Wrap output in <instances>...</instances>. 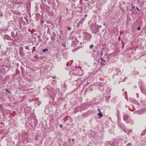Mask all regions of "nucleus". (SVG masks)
Instances as JSON below:
<instances>
[{
	"label": "nucleus",
	"instance_id": "obj_4",
	"mask_svg": "<svg viewBox=\"0 0 146 146\" xmlns=\"http://www.w3.org/2000/svg\"><path fill=\"white\" fill-rule=\"evenodd\" d=\"M66 28L69 31H70L71 30V28L69 27H67Z\"/></svg>",
	"mask_w": 146,
	"mask_h": 146
},
{
	"label": "nucleus",
	"instance_id": "obj_11",
	"mask_svg": "<svg viewBox=\"0 0 146 146\" xmlns=\"http://www.w3.org/2000/svg\"><path fill=\"white\" fill-rule=\"evenodd\" d=\"M100 60H101L102 61V62H103V60H104V59H103V58H100Z\"/></svg>",
	"mask_w": 146,
	"mask_h": 146
},
{
	"label": "nucleus",
	"instance_id": "obj_6",
	"mask_svg": "<svg viewBox=\"0 0 146 146\" xmlns=\"http://www.w3.org/2000/svg\"><path fill=\"white\" fill-rule=\"evenodd\" d=\"M62 46H63L65 47L66 46V44L65 43H63L62 44Z\"/></svg>",
	"mask_w": 146,
	"mask_h": 146
},
{
	"label": "nucleus",
	"instance_id": "obj_12",
	"mask_svg": "<svg viewBox=\"0 0 146 146\" xmlns=\"http://www.w3.org/2000/svg\"><path fill=\"white\" fill-rule=\"evenodd\" d=\"M137 30H140L141 29V28L140 27H138L137 29Z\"/></svg>",
	"mask_w": 146,
	"mask_h": 146
},
{
	"label": "nucleus",
	"instance_id": "obj_17",
	"mask_svg": "<svg viewBox=\"0 0 146 146\" xmlns=\"http://www.w3.org/2000/svg\"><path fill=\"white\" fill-rule=\"evenodd\" d=\"M103 25H104V26H106V23H104L103 24Z\"/></svg>",
	"mask_w": 146,
	"mask_h": 146
},
{
	"label": "nucleus",
	"instance_id": "obj_5",
	"mask_svg": "<svg viewBox=\"0 0 146 146\" xmlns=\"http://www.w3.org/2000/svg\"><path fill=\"white\" fill-rule=\"evenodd\" d=\"M94 45L93 44H91L90 46V48L92 49V48L94 47Z\"/></svg>",
	"mask_w": 146,
	"mask_h": 146
},
{
	"label": "nucleus",
	"instance_id": "obj_3",
	"mask_svg": "<svg viewBox=\"0 0 146 146\" xmlns=\"http://www.w3.org/2000/svg\"><path fill=\"white\" fill-rule=\"evenodd\" d=\"M48 50V49H47V48H45V49H43V50H42V51L43 52H46V51H47Z\"/></svg>",
	"mask_w": 146,
	"mask_h": 146
},
{
	"label": "nucleus",
	"instance_id": "obj_7",
	"mask_svg": "<svg viewBox=\"0 0 146 146\" xmlns=\"http://www.w3.org/2000/svg\"><path fill=\"white\" fill-rule=\"evenodd\" d=\"M132 145V143H128V144H127L126 145V146H130V145Z\"/></svg>",
	"mask_w": 146,
	"mask_h": 146
},
{
	"label": "nucleus",
	"instance_id": "obj_15",
	"mask_svg": "<svg viewBox=\"0 0 146 146\" xmlns=\"http://www.w3.org/2000/svg\"><path fill=\"white\" fill-rule=\"evenodd\" d=\"M98 27L99 28H102V26H101V25H100V26H98Z\"/></svg>",
	"mask_w": 146,
	"mask_h": 146
},
{
	"label": "nucleus",
	"instance_id": "obj_24",
	"mask_svg": "<svg viewBox=\"0 0 146 146\" xmlns=\"http://www.w3.org/2000/svg\"><path fill=\"white\" fill-rule=\"evenodd\" d=\"M8 90H6V91H8Z\"/></svg>",
	"mask_w": 146,
	"mask_h": 146
},
{
	"label": "nucleus",
	"instance_id": "obj_21",
	"mask_svg": "<svg viewBox=\"0 0 146 146\" xmlns=\"http://www.w3.org/2000/svg\"><path fill=\"white\" fill-rule=\"evenodd\" d=\"M52 78H55L56 77H52Z\"/></svg>",
	"mask_w": 146,
	"mask_h": 146
},
{
	"label": "nucleus",
	"instance_id": "obj_25",
	"mask_svg": "<svg viewBox=\"0 0 146 146\" xmlns=\"http://www.w3.org/2000/svg\"><path fill=\"white\" fill-rule=\"evenodd\" d=\"M10 92H9V93H10Z\"/></svg>",
	"mask_w": 146,
	"mask_h": 146
},
{
	"label": "nucleus",
	"instance_id": "obj_9",
	"mask_svg": "<svg viewBox=\"0 0 146 146\" xmlns=\"http://www.w3.org/2000/svg\"><path fill=\"white\" fill-rule=\"evenodd\" d=\"M136 9L138 11H140V10L139 9V8L138 7H137Z\"/></svg>",
	"mask_w": 146,
	"mask_h": 146
},
{
	"label": "nucleus",
	"instance_id": "obj_8",
	"mask_svg": "<svg viewBox=\"0 0 146 146\" xmlns=\"http://www.w3.org/2000/svg\"><path fill=\"white\" fill-rule=\"evenodd\" d=\"M103 55V53L102 52L100 53V55L101 56H102Z\"/></svg>",
	"mask_w": 146,
	"mask_h": 146
},
{
	"label": "nucleus",
	"instance_id": "obj_2",
	"mask_svg": "<svg viewBox=\"0 0 146 146\" xmlns=\"http://www.w3.org/2000/svg\"><path fill=\"white\" fill-rule=\"evenodd\" d=\"M98 115L100 116L101 117H103V115L101 111H100V112L98 113Z\"/></svg>",
	"mask_w": 146,
	"mask_h": 146
},
{
	"label": "nucleus",
	"instance_id": "obj_10",
	"mask_svg": "<svg viewBox=\"0 0 146 146\" xmlns=\"http://www.w3.org/2000/svg\"><path fill=\"white\" fill-rule=\"evenodd\" d=\"M125 117H126L127 119L128 116L127 115H125V116L124 117V119H125Z\"/></svg>",
	"mask_w": 146,
	"mask_h": 146
},
{
	"label": "nucleus",
	"instance_id": "obj_19",
	"mask_svg": "<svg viewBox=\"0 0 146 146\" xmlns=\"http://www.w3.org/2000/svg\"><path fill=\"white\" fill-rule=\"evenodd\" d=\"M72 141H74V139H72Z\"/></svg>",
	"mask_w": 146,
	"mask_h": 146
},
{
	"label": "nucleus",
	"instance_id": "obj_14",
	"mask_svg": "<svg viewBox=\"0 0 146 146\" xmlns=\"http://www.w3.org/2000/svg\"><path fill=\"white\" fill-rule=\"evenodd\" d=\"M59 126L60 127H61V128H62V125L61 124H60L59 125Z\"/></svg>",
	"mask_w": 146,
	"mask_h": 146
},
{
	"label": "nucleus",
	"instance_id": "obj_16",
	"mask_svg": "<svg viewBox=\"0 0 146 146\" xmlns=\"http://www.w3.org/2000/svg\"><path fill=\"white\" fill-rule=\"evenodd\" d=\"M88 35H89V36H90V38H91V36H92L90 34H89Z\"/></svg>",
	"mask_w": 146,
	"mask_h": 146
},
{
	"label": "nucleus",
	"instance_id": "obj_18",
	"mask_svg": "<svg viewBox=\"0 0 146 146\" xmlns=\"http://www.w3.org/2000/svg\"><path fill=\"white\" fill-rule=\"evenodd\" d=\"M103 62H106V60H103Z\"/></svg>",
	"mask_w": 146,
	"mask_h": 146
},
{
	"label": "nucleus",
	"instance_id": "obj_23",
	"mask_svg": "<svg viewBox=\"0 0 146 146\" xmlns=\"http://www.w3.org/2000/svg\"><path fill=\"white\" fill-rule=\"evenodd\" d=\"M0 15L1 16H2V17L3 16V15L1 14Z\"/></svg>",
	"mask_w": 146,
	"mask_h": 146
},
{
	"label": "nucleus",
	"instance_id": "obj_1",
	"mask_svg": "<svg viewBox=\"0 0 146 146\" xmlns=\"http://www.w3.org/2000/svg\"><path fill=\"white\" fill-rule=\"evenodd\" d=\"M91 30L92 32L95 34L98 32V30L97 28L96 25H92L91 27Z\"/></svg>",
	"mask_w": 146,
	"mask_h": 146
},
{
	"label": "nucleus",
	"instance_id": "obj_20",
	"mask_svg": "<svg viewBox=\"0 0 146 146\" xmlns=\"http://www.w3.org/2000/svg\"><path fill=\"white\" fill-rule=\"evenodd\" d=\"M98 110L99 111V112H100V110H99V109H98Z\"/></svg>",
	"mask_w": 146,
	"mask_h": 146
},
{
	"label": "nucleus",
	"instance_id": "obj_22",
	"mask_svg": "<svg viewBox=\"0 0 146 146\" xmlns=\"http://www.w3.org/2000/svg\"><path fill=\"white\" fill-rule=\"evenodd\" d=\"M79 26V24L78 23V27Z\"/></svg>",
	"mask_w": 146,
	"mask_h": 146
},
{
	"label": "nucleus",
	"instance_id": "obj_13",
	"mask_svg": "<svg viewBox=\"0 0 146 146\" xmlns=\"http://www.w3.org/2000/svg\"><path fill=\"white\" fill-rule=\"evenodd\" d=\"M100 64L101 65H103L104 64V63H102V62H101L100 63Z\"/></svg>",
	"mask_w": 146,
	"mask_h": 146
}]
</instances>
